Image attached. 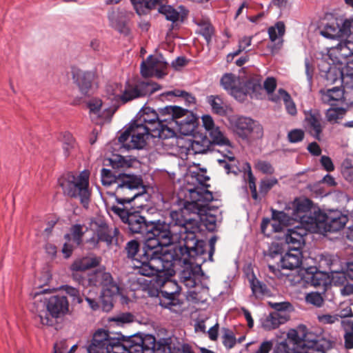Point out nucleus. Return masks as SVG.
Wrapping results in <instances>:
<instances>
[{
    "instance_id": "16",
    "label": "nucleus",
    "mask_w": 353,
    "mask_h": 353,
    "mask_svg": "<svg viewBox=\"0 0 353 353\" xmlns=\"http://www.w3.org/2000/svg\"><path fill=\"white\" fill-rule=\"evenodd\" d=\"M221 84L236 99L241 101L246 95L251 97L260 89L261 85L253 81L241 82V79L235 75L226 73L221 79Z\"/></svg>"
},
{
    "instance_id": "23",
    "label": "nucleus",
    "mask_w": 353,
    "mask_h": 353,
    "mask_svg": "<svg viewBox=\"0 0 353 353\" xmlns=\"http://www.w3.org/2000/svg\"><path fill=\"white\" fill-rule=\"evenodd\" d=\"M90 117L92 121L101 123L109 121L114 114L115 107H106L100 99H91L87 102Z\"/></svg>"
},
{
    "instance_id": "25",
    "label": "nucleus",
    "mask_w": 353,
    "mask_h": 353,
    "mask_svg": "<svg viewBox=\"0 0 353 353\" xmlns=\"http://www.w3.org/2000/svg\"><path fill=\"white\" fill-rule=\"evenodd\" d=\"M289 305L290 304L288 303H275L274 307L277 311L271 312L262 320L261 323L263 327L267 330H271L285 323L287 319L285 316H282L279 311L286 310Z\"/></svg>"
},
{
    "instance_id": "14",
    "label": "nucleus",
    "mask_w": 353,
    "mask_h": 353,
    "mask_svg": "<svg viewBox=\"0 0 353 353\" xmlns=\"http://www.w3.org/2000/svg\"><path fill=\"white\" fill-rule=\"evenodd\" d=\"M125 341L112 337L105 330H98L93 334L88 353H126Z\"/></svg>"
},
{
    "instance_id": "43",
    "label": "nucleus",
    "mask_w": 353,
    "mask_h": 353,
    "mask_svg": "<svg viewBox=\"0 0 353 353\" xmlns=\"http://www.w3.org/2000/svg\"><path fill=\"white\" fill-rule=\"evenodd\" d=\"M76 142L69 132H65L63 135V150L65 157L72 155L76 150Z\"/></svg>"
},
{
    "instance_id": "38",
    "label": "nucleus",
    "mask_w": 353,
    "mask_h": 353,
    "mask_svg": "<svg viewBox=\"0 0 353 353\" xmlns=\"http://www.w3.org/2000/svg\"><path fill=\"white\" fill-rule=\"evenodd\" d=\"M123 174L116 175L112 173L110 170L103 168L101 171V182L103 185L109 186L115 184L116 186L119 183V181H121Z\"/></svg>"
},
{
    "instance_id": "64",
    "label": "nucleus",
    "mask_w": 353,
    "mask_h": 353,
    "mask_svg": "<svg viewBox=\"0 0 353 353\" xmlns=\"http://www.w3.org/2000/svg\"><path fill=\"white\" fill-rule=\"evenodd\" d=\"M201 120L203 122V126L208 132L210 131L211 130L216 127L214 124L213 119L212 118L211 116L208 114L202 116Z\"/></svg>"
},
{
    "instance_id": "26",
    "label": "nucleus",
    "mask_w": 353,
    "mask_h": 353,
    "mask_svg": "<svg viewBox=\"0 0 353 353\" xmlns=\"http://www.w3.org/2000/svg\"><path fill=\"white\" fill-rule=\"evenodd\" d=\"M225 147V148L220 151L223 155V159H218V163L225 169L227 174L233 173L238 174V173L243 171V165L241 168L239 166V161L235 159L231 144L230 143V146Z\"/></svg>"
},
{
    "instance_id": "17",
    "label": "nucleus",
    "mask_w": 353,
    "mask_h": 353,
    "mask_svg": "<svg viewBox=\"0 0 353 353\" xmlns=\"http://www.w3.org/2000/svg\"><path fill=\"white\" fill-rule=\"evenodd\" d=\"M151 137L150 132L147 131V128L139 126L131 123L128 128L119 137V141L121 146L126 150L141 149Z\"/></svg>"
},
{
    "instance_id": "6",
    "label": "nucleus",
    "mask_w": 353,
    "mask_h": 353,
    "mask_svg": "<svg viewBox=\"0 0 353 353\" xmlns=\"http://www.w3.org/2000/svg\"><path fill=\"white\" fill-rule=\"evenodd\" d=\"M271 210L273 221H339L337 217H327L307 198H296L285 204L284 210Z\"/></svg>"
},
{
    "instance_id": "19",
    "label": "nucleus",
    "mask_w": 353,
    "mask_h": 353,
    "mask_svg": "<svg viewBox=\"0 0 353 353\" xmlns=\"http://www.w3.org/2000/svg\"><path fill=\"white\" fill-rule=\"evenodd\" d=\"M233 130L243 139H260L263 136L262 125L256 121L248 117H238L233 123Z\"/></svg>"
},
{
    "instance_id": "21",
    "label": "nucleus",
    "mask_w": 353,
    "mask_h": 353,
    "mask_svg": "<svg viewBox=\"0 0 353 353\" xmlns=\"http://www.w3.org/2000/svg\"><path fill=\"white\" fill-rule=\"evenodd\" d=\"M168 63L161 54L150 55L141 64V73L145 77L155 76L162 78L167 72Z\"/></svg>"
},
{
    "instance_id": "31",
    "label": "nucleus",
    "mask_w": 353,
    "mask_h": 353,
    "mask_svg": "<svg viewBox=\"0 0 353 353\" xmlns=\"http://www.w3.org/2000/svg\"><path fill=\"white\" fill-rule=\"evenodd\" d=\"M321 34L324 37L339 40L341 38H344L345 34H350L348 28L345 29V21L342 24L341 27L335 22L326 24L323 29L321 30Z\"/></svg>"
},
{
    "instance_id": "11",
    "label": "nucleus",
    "mask_w": 353,
    "mask_h": 353,
    "mask_svg": "<svg viewBox=\"0 0 353 353\" xmlns=\"http://www.w3.org/2000/svg\"><path fill=\"white\" fill-rule=\"evenodd\" d=\"M89 178L90 173L87 170L79 173L69 172L62 175L58 183L65 194L78 199L84 208H88L91 195Z\"/></svg>"
},
{
    "instance_id": "50",
    "label": "nucleus",
    "mask_w": 353,
    "mask_h": 353,
    "mask_svg": "<svg viewBox=\"0 0 353 353\" xmlns=\"http://www.w3.org/2000/svg\"><path fill=\"white\" fill-rule=\"evenodd\" d=\"M345 113V110L342 108H330L327 110L326 118L331 123H336L341 119Z\"/></svg>"
},
{
    "instance_id": "61",
    "label": "nucleus",
    "mask_w": 353,
    "mask_h": 353,
    "mask_svg": "<svg viewBox=\"0 0 353 353\" xmlns=\"http://www.w3.org/2000/svg\"><path fill=\"white\" fill-rule=\"evenodd\" d=\"M213 27L210 23H203L201 32V34L204 37L205 39L209 43L213 34Z\"/></svg>"
},
{
    "instance_id": "33",
    "label": "nucleus",
    "mask_w": 353,
    "mask_h": 353,
    "mask_svg": "<svg viewBox=\"0 0 353 353\" xmlns=\"http://www.w3.org/2000/svg\"><path fill=\"white\" fill-rule=\"evenodd\" d=\"M278 93L279 96L272 95L270 100L273 102H278L282 99L284 102L285 109L290 115H295L297 112L295 103L292 101L290 95L283 89H279Z\"/></svg>"
},
{
    "instance_id": "30",
    "label": "nucleus",
    "mask_w": 353,
    "mask_h": 353,
    "mask_svg": "<svg viewBox=\"0 0 353 353\" xmlns=\"http://www.w3.org/2000/svg\"><path fill=\"white\" fill-rule=\"evenodd\" d=\"M100 260L96 257H83L74 261L71 265V270L73 272V278L77 280L79 283L83 282L80 278L78 277L77 272L85 271L89 268L96 267L99 265Z\"/></svg>"
},
{
    "instance_id": "52",
    "label": "nucleus",
    "mask_w": 353,
    "mask_h": 353,
    "mask_svg": "<svg viewBox=\"0 0 353 353\" xmlns=\"http://www.w3.org/2000/svg\"><path fill=\"white\" fill-rule=\"evenodd\" d=\"M305 300L307 303L312 304L315 306L320 307L323 303L321 294L319 292H310L306 294Z\"/></svg>"
},
{
    "instance_id": "49",
    "label": "nucleus",
    "mask_w": 353,
    "mask_h": 353,
    "mask_svg": "<svg viewBox=\"0 0 353 353\" xmlns=\"http://www.w3.org/2000/svg\"><path fill=\"white\" fill-rule=\"evenodd\" d=\"M83 233V227L81 225L77 224L72 228L71 233L65 234L64 237L68 241L72 239L77 245H79Z\"/></svg>"
},
{
    "instance_id": "46",
    "label": "nucleus",
    "mask_w": 353,
    "mask_h": 353,
    "mask_svg": "<svg viewBox=\"0 0 353 353\" xmlns=\"http://www.w3.org/2000/svg\"><path fill=\"white\" fill-rule=\"evenodd\" d=\"M345 330L344 339L345 347L347 350L353 348V321L347 320L343 321Z\"/></svg>"
},
{
    "instance_id": "48",
    "label": "nucleus",
    "mask_w": 353,
    "mask_h": 353,
    "mask_svg": "<svg viewBox=\"0 0 353 353\" xmlns=\"http://www.w3.org/2000/svg\"><path fill=\"white\" fill-rule=\"evenodd\" d=\"M159 12L163 14L166 19L175 22L179 19V13L171 6H168L164 3L159 8Z\"/></svg>"
},
{
    "instance_id": "51",
    "label": "nucleus",
    "mask_w": 353,
    "mask_h": 353,
    "mask_svg": "<svg viewBox=\"0 0 353 353\" xmlns=\"http://www.w3.org/2000/svg\"><path fill=\"white\" fill-rule=\"evenodd\" d=\"M222 342L227 350L233 348L236 343V339L233 332L229 329H225L222 336Z\"/></svg>"
},
{
    "instance_id": "45",
    "label": "nucleus",
    "mask_w": 353,
    "mask_h": 353,
    "mask_svg": "<svg viewBox=\"0 0 353 353\" xmlns=\"http://www.w3.org/2000/svg\"><path fill=\"white\" fill-rule=\"evenodd\" d=\"M285 33V25L283 22H278L275 24L274 26H272L268 29V34L270 39L272 42H275L276 41H279V44L281 45L282 41H280L282 39Z\"/></svg>"
},
{
    "instance_id": "63",
    "label": "nucleus",
    "mask_w": 353,
    "mask_h": 353,
    "mask_svg": "<svg viewBox=\"0 0 353 353\" xmlns=\"http://www.w3.org/2000/svg\"><path fill=\"white\" fill-rule=\"evenodd\" d=\"M133 320L134 316L130 313H123L113 319V321H116L118 325L131 323Z\"/></svg>"
},
{
    "instance_id": "12",
    "label": "nucleus",
    "mask_w": 353,
    "mask_h": 353,
    "mask_svg": "<svg viewBox=\"0 0 353 353\" xmlns=\"http://www.w3.org/2000/svg\"><path fill=\"white\" fill-rule=\"evenodd\" d=\"M158 90L159 86L156 83L144 81L136 84L127 83L124 87L119 83H112L108 85L106 92L112 103L120 101L126 103L134 99L151 94Z\"/></svg>"
},
{
    "instance_id": "20",
    "label": "nucleus",
    "mask_w": 353,
    "mask_h": 353,
    "mask_svg": "<svg viewBox=\"0 0 353 353\" xmlns=\"http://www.w3.org/2000/svg\"><path fill=\"white\" fill-rule=\"evenodd\" d=\"M126 353H154L156 339L151 334H135L125 341Z\"/></svg>"
},
{
    "instance_id": "58",
    "label": "nucleus",
    "mask_w": 353,
    "mask_h": 353,
    "mask_svg": "<svg viewBox=\"0 0 353 353\" xmlns=\"http://www.w3.org/2000/svg\"><path fill=\"white\" fill-rule=\"evenodd\" d=\"M317 319L322 324H333L339 321V316L330 314H319Z\"/></svg>"
},
{
    "instance_id": "15",
    "label": "nucleus",
    "mask_w": 353,
    "mask_h": 353,
    "mask_svg": "<svg viewBox=\"0 0 353 353\" xmlns=\"http://www.w3.org/2000/svg\"><path fill=\"white\" fill-rule=\"evenodd\" d=\"M332 64H325L321 68V75L325 79L327 83H334L340 81L344 88H353L352 64V61H347L345 65H341L332 59Z\"/></svg>"
},
{
    "instance_id": "47",
    "label": "nucleus",
    "mask_w": 353,
    "mask_h": 353,
    "mask_svg": "<svg viewBox=\"0 0 353 353\" xmlns=\"http://www.w3.org/2000/svg\"><path fill=\"white\" fill-rule=\"evenodd\" d=\"M310 281L311 285L315 287H325L327 284L328 274L323 271H318L310 275Z\"/></svg>"
},
{
    "instance_id": "18",
    "label": "nucleus",
    "mask_w": 353,
    "mask_h": 353,
    "mask_svg": "<svg viewBox=\"0 0 353 353\" xmlns=\"http://www.w3.org/2000/svg\"><path fill=\"white\" fill-rule=\"evenodd\" d=\"M88 283L90 285L101 287V294L103 297L111 298L121 293L120 287L114 281L111 274L103 269H99L89 274Z\"/></svg>"
},
{
    "instance_id": "60",
    "label": "nucleus",
    "mask_w": 353,
    "mask_h": 353,
    "mask_svg": "<svg viewBox=\"0 0 353 353\" xmlns=\"http://www.w3.org/2000/svg\"><path fill=\"white\" fill-rule=\"evenodd\" d=\"M130 1L139 15L147 13L146 0H130Z\"/></svg>"
},
{
    "instance_id": "53",
    "label": "nucleus",
    "mask_w": 353,
    "mask_h": 353,
    "mask_svg": "<svg viewBox=\"0 0 353 353\" xmlns=\"http://www.w3.org/2000/svg\"><path fill=\"white\" fill-rule=\"evenodd\" d=\"M61 289L65 292V293L71 296L74 301L77 302L78 303H81L82 302V299L80 296L79 290L75 288L72 286L65 285L61 287Z\"/></svg>"
},
{
    "instance_id": "42",
    "label": "nucleus",
    "mask_w": 353,
    "mask_h": 353,
    "mask_svg": "<svg viewBox=\"0 0 353 353\" xmlns=\"http://www.w3.org/2000/svg\"><path fill=\"white\" fill-rule=\"evenodd\" d=\"M243 177H248L249 188L252 192V198L255 200L257 199L258 195L256 192V187L255 184V178L252 174L251 166L248 163H243Z\"/></svg>"
},
{
    "instance_id": "39",
    "label": "nucleus",
    "mask_w": 353,
    "mask_h": 353,
    "mask_svg": "<svg viewBox=\"0 0 353 353\" xmlns=\"http://www.w3.org/2000/svg\"><path fill=\"white\" fill-rule=\"evenodd\" d=\"M212 143L220 146H230V141L219 127L216 126L208 132Z\"/></svg>"
},
{
    "instance_id": "28",
    "label": "nucleus",
    "mask_w": 353,
    "mask_h": 353,
    "mask_svg": "<svg viewBox=\"0 0 353 353\" xmlns=\"http://www.w3.org/2000/svg\"><path fill=\"white\" fill-rule=\"evenodd\" d=\"M94 74L90 71L76 70L73 72V79L83 94H87L91 88Z\"/></svg>"
},
{
    "instance_id": "35",
    "label": "nucleus",
    "mask_w": 353,
    "mask_h": 353,
    "mask_svg": "<svg viewBox=\"0 0 353 353\" xmlns=\"http://www.w3.org/2000/svg\"><path fill=\"white\" fill-rule=\"evenodd\" d=\"M212 142L206 137H195L190 140L188 150H192L194 154L205 153L210 150Z\"/></svg>"
},
{
    "instance_id": "27",
    "label": "nucleus",
    "mask_w": 353,
    "mask_h": 353,
    "mask_svg": "<svg viewBox=\"0 0 353 353\" xmlns=\"http://www.w3.org/2000/svg\"><path fill=\"white\" fill-rule=\"evenodd\" d=\"M305 124L310 133L316 139H320V135L323 128L322 117L317 110H310L305 112Z\"/></svg>"
},
{
    "instance_id": "32",
    "label": "nucleus",
    "mask_w": 353,
    "mask_h": 353,
    "mask_svg": "<svg viewBox=\"0 0 353 353\" xmlns=\"http://www.w3.org/2000/svg\"><path fill=\"white\" fill-rule=\"evenodd\" d=\"M118 234V228L116 227L110 228L105 222H101V225H99L97 230L98 239L101 241L105 242L108 245L114 241H117V236Z\"/></svg>"
},
{
    "instance_id": "13",
    "label": "nucleus",
    "mask_w": 353,
    "mask_h": 353,
    "mask_svg": "<svg viewBox=\"0 0 353 353\" xmlns=\"http://www.w3.org/2000/svg\"><path fill=\"white\" fill-rule=\"evenodd\" d=\"M175 259L174 258V260ZM174 261H172V271L170 273L165 270L159 271L152 275L157 276L155 283L157 286L160 288L158 294L160 296L159 304L162 307L171 310H174L173 307L180 305V301L176 296L181 291V287L175 281L170 279V276L174 272Z\"/></svg>"
},
{
    "instance_id": "2",
    "label": "nucleus",
    "mask_w": 353,
    "mask_h": 353,
    "mask_svg": "<svg viewBox=\"0 0 353 353\" xmlns=\"http://www.w3.org/2000/svg\"><path fill=\"white\" fill-rule=\"evenodd\" d=\"M210 179L203 174H192L188 176V182L193 187H187L183 208L170 212L172 221H219L221 218V211L210 207L213 200L212 192L208 190L206 182Z\"/></svg>"
},
{
    "instance_id": "9",
    "label": "nucleus",
    "mask_w": 353,
    "mask_h": 353,
    "mask_svg": "<svg viewBox=\"0 0 353 353\" xmlns=\"http://www.w3.org/2000/svg\"><path fill=\"white\" fill-rule=\"evenodd\" d=\"M163 119H168L165 108L157 113L152 108L145 106L138 112L135 119L132 121L139 126L147 128V131L150 132L151 137L157 139L155 141L157 150L159 139L163 140L174 134L171 128L167 127L168 121H163Z\"/></svg>"
},
{
    "instance_id": "1",
    "label": "nucleus",
    "mask_w": 353,
    "mask_h": 353,
    "mask_svg": "<svg viewBox=\"0 0 353 353\" xmlns=\"http://www.w3.org/2000/svg\"><path fill=\"white\" fill-rule=\"evenodd\" d=\"M199 224H194L192 230L182 233V237L178 241L176 257L182 261L185 268L181 274L183 283L188 288L196 286L199 278L203 275L201 265L206 261H213L215 245L218 237L212 236L209 240V249L207 250L206 242L197 238L199 231Z\"/></svg>"
},
{
    "instance_id": "40",
    "label": "nucleus",
    "mask_w": 353,
    "mask_h": 353,
    "mask_svg": "<svg viewBox=\"0 0 353 353\" xmlns=\"http://www.w3.org/2000/svg\"><path fill=\"white\" fill-rule=\"evenodd\" d=\"M250 283L252 294L256 298H261L269 294L266 285L256 278H252Z\"/></svg>"
},
{
    "instance_id": "36",
    "label": "nucleus",
    "mask_w": 353,
    "mask_h": 353,
    "mask_svg": "<svg viewBox=\"0 0 353 353\" xmlns=\"http://www.w3.org/2000/svg\"><path fill=\"white\" fill-rule=\"evenodd\" d=\"M289 222H261V232L266 236L272 234L283 232L288 226Z\"/></svg>"
},
{
    "instance_id": "44",
    "label": "nucleus",
    "mask_w": 353,
    "mask_h": 353,
    "mask_svg": "<svg viewBox=\"0 0 353 353\" xmlns=\"http://www.w3.org/2000/svg\"><path fill=\"white\" fill-rule=\"evenodd\" d=\"M207 101L210 105L213 112L220 115L225 114V107L220 97L210 95L208 97Z\"/></svg>"
},
{
    "instance_id": "62",
    "label": "nucleus",
    "mask_w": 353,
    "mask_h": 353,
    "mask_svg": "<svg viewBox=\"0 0 353 353\" xmlns=\"http://www.w3.org/2000/svg\"><path fill=\"white\" fill-rule=\"evenodd\" d=\"M304 137V132L301 130H293L288 133L289 141L292 143L301 141Z\"/></svg>"
},
{
    "instance_id": "59",
    "label": "nucleus",
    "mask_w": 353,
    "mask_h": 353,
    "mask_svg": "<svg viewBox=\"0 0 353 353\" xmlns=\"http://www.w3.org/2000/svg\"><path fill=\"white\" fill-rule=\"evenodd\" d=\"M252 43L251 37H244L239 41V49L232 54V57L237 56L241 52L245 50Z\"/></svg>"
},
{
    "instance_id": "41",
    "label": "nucleus",
    "mask_w": 353,
    "mask_h": 353,
    "mask_svg": "<svg viewBox=\"0 0 353 353\" xmlns=\"http://www.w3.org/2000/svg\"><path fill=\"white\" fill-rule=\"evenodd\" d=\"M320 268H327L328 271L332 270V267H339L341 264L339 258L337 256L331 254H323L320 258Z\"/></svg>"
},
{
    "instance_id": "7",
    "label": "nucleus",
    "mask_w": 353,
    "mask_h": 353,
    "mask_svg": "<svg viewBox=\"0 0 353 353\" xmlns=\"http://www.w3.org/2000/svg\"><path fill=\"white\" fill-rule=\"evenodd\" d=\"M139 245L135 240H132L127 243L125 250L128 258L132 259V265L137 274L145 276H152L159 271H172V261L174 256L170 252L165 251L160 254H156L150 259L148 258L143 261L135 259L139 250Z\"/></svg>"
},
{
    "instance_id": "34",
    "label": "nucleus",
    "mask_w": 353,
    "mask_h": 353,
    "mask_svg": "<svg viewBox=\"0 0 353 353\" xmlns=\"http://www.w3.org/2000/svg\"><path fill=\"white\" fill-rule=\"evenodd\" d=\"M321 101L324 103L334 105L336 101L341 100L343 97V90L336 86L331 89L321 90Z\"/></svg>"
},
{
    "instance_id": "4",
    "label": "nucleus",
    "mask_w": 353,
    "mask_h": 353,
    "mask_svg": "<svg viewBox=\"0 0 353 353\" xmlns=\"http://www.w3.org/2000/svg\"><path fill=\"white\" fill-rule=\"evenodd\" d=\"M145 192L142 179L130 174H123L121 181H119L115 188L116 199L118 205L111 208L112 212L117 215L121 221H145L141 212L134 208H128L124 205L130 203L136 198L143 195Z\"/></svg>"
},
{
    "instance_id": "3",
    "label": "nucleus",
    "mask_w": 353,
    "mask_h": 353,
    "mask_svg": "<svg viewBox=\"0 0 353 353\" xmlns=\"http://www.w3.org/2000/svg\"><path fill=\"white\" fill-rule=\"evenodd\" d=\"M132 234H140L148 247L153 249L179 241L182 233L192 230L194 223L201 222H126Z\"/></svg>"
},
{
    "instance_id": "22",
    "label": "nucleus",
    "mask_w": 353,
    "mask_h": 353,
    "mask_svg": "<svg viewBox=\"0 0 353 353\" xmlns=\"http://www.w3.org/2000/svg\"><path fill=\"white\" fill-rule=\"evenodd\" d=\"M330 57L341 65H345L348 57L353 59V34H347L341 38L337 46L330 51Z\"/></svg>"
},
{
    "instance_id": "37",
    "label": "nucleus",
    "mask_w": 353,
    "mask_h": 353,
    "mask_svg": "<svg viewBox=\"0 0 353 353\" xmlns=\"http://www.w3.org/2000/svg\"><path fill=\"white\" fill-rule=\"evenodd\" d=\"M328 277L330 278V282L334 285H343L347 281V272L344 271V268L341 265L339 267H332V270L327 272Z\"/></svg>"
},
{
    "instance_id": "54",
    "label": "nucleus",
    "mask_w": 353,
    "mask_h": 353,
    "mask_svg": "<svg viewBox=\"0 0 353 353\" xmlns=\"http://www.w3.org/2000/svg\"><path fill=\"white\" fill-rule=\"evenodd\" d=\"M77 345H73L68 351V346L65 341H60L54 345V353H72L77 349Z\"/></svg>"
},
{
    "instance_id": "24",
    "label": "nucleus",
    "mask_w": 353,
    "mask_h": 353,
    "mask_svg": "<svg viewBox=\"0 0 353 353\" xmlns=\"http://www.w3.org/2000/svg\"><path fill=\"white\" fill-rule=\"evenodd\" d=\"M132 13L123 8L111 9L108 13V18L112 27L124 35H128L130 29L128 26V20Z\"/></svg>"
},
{
    "instance_id": "8",
    "label": "nucleus",
    "mask_w": 353,
    "mask_h": 353,
    "mask_svg": "<svg viewBox=\"0 0 353 353\" xmlns=\"http://www.w3.org/2000/svg\"><path fill=\"white\" fill-rule=\"evenodd\" d=\"M47 291L43 290L34 293V301L30 309L34 319L43 325H52V318H59L69 311V303L64 296H52L48 301L43 299L41 295Z\"/></svg>"
},
{
    "instance_id": "5",
    "label": "nucleus",
    "mask_w": 353,
    "mask_h": 353,
    "mask_svg": "<svg viewBox=\"0 0 353 353\" xmlns=\"http://www.w3.org/2000/svg\"><path fill=\"white\" fill-rule=\"evenodd\" d=\"M165 112L168 114V119H163V121H168L167 127L172 129L174 134L165 139H159L157 143V151L163 153L178 145L176 138V134L182 135H191L197 126V118L192 112L183 109L179 106H166Z\"/></svg>"
},
{
    "instance_id": "56",
    "label": "nucleus",
    "mask_w": 353,
    "mask_h": 353,
    "mask_svg": "<svg viewBox=\"0 0 353 353\" xmlns=\"http://www.w3.org/2000/svg\"><path fill=\"white\" fill-rule=\"evenodd\" d=\"M255 168L263 174H271L274 170L272 165L265 161H258L255 164Z\"/></svg>"
},
{
    "instance_id": "10",
    "label": "nucleus",
    "mask_w": 353,
    "mask_h": 353,
    "mask_svg": "<svg viewBox=\"0 0 353 353\" xmlns=\"http://www.w3.org/2000/svg\"><path fill=\"white\" fill-rule=\"evenodd\" d=\"M302 226H296L293 229H288L285 235V241L289 248L300 250L305 243L304 236L307 234L309 229L312 232L326 235L339 231L345 228L347 222H300Z\"/></svg>"
},
{
    "instance_id": "29",
    "label": "nucleus",
    "mask_w": 353,
    "mask_h": 353,
    "mask_svg": "<svg viewBox=\"0 0 353 353\" xmlns=\"http://www.w3.org/2000/svg\"><path fill=\"white\" fill-rule=\"evenodd\" d=\"M302 253L299 249H291L281 259V266L283 269L294 270L302 264Z\"/></svg>"
},
{
    "instance_id": "57",
    "label": "nucleus",
    "mask_w": 353,
    "mask_h": 353,
    "mask_svg": "<svg viewBox=\"0 0 353 353\" xmlns=\"http://www.w3.org/2000/svg\"><path fill=\"white\" fill-rule=\"evenodd\" d=\"M278 183L276 178L265 179L261 181L260 192L262 193L268 192L274 185Z\"/></svg>"
},
{
    "instance_id": "55",
    "label": "nucleus",
    "mask_w": 353,
    "mask_h": 353,
    "mask_svg": "<svg viewBox=\"0 0 353 353\" xmlns=\"http://www.w3.org/2000/svg\"><path fill=\"white\" fill-rule=\"evenodd\" d=\"M263 87L269 94L270 100L272 95L279 96L278 92L276 94H274V91L276 87V81L274 78L268 77L263 83Z\"/></svg>"
}]
</instances>
